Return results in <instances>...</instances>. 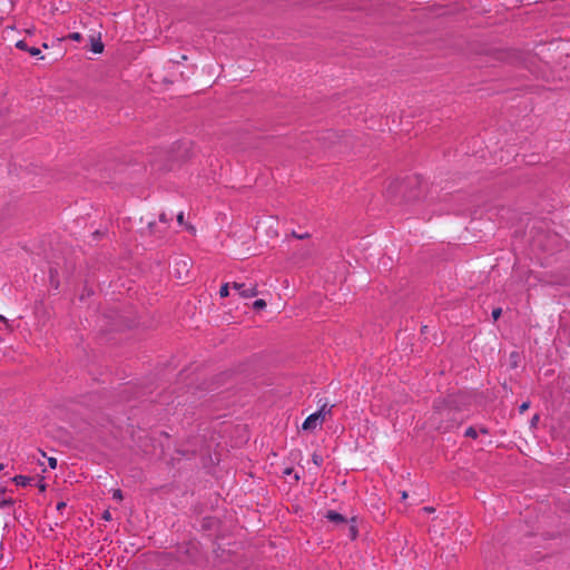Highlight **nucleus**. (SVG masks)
Masks as SVG:
<instances>
[{"mask_svg":"<svg viewBox=\"0 0 570 570\" xmlns=\"http://www.w3.org/2000/svg\"><path fill=\"white\" fill-rule=\"evenodd\" d=\"M66 505H67V504H66L65 502H58V504H57V510H62V509H65V508H66Z\"/></svg>","mask_w":570,"mask_h":570,"instance_id":"19","label":"nucleus"},{"mask_svg":"<svg viewBox=\"0 0 570 570\" xmlns=\"http://www.w3.org/2000/svg\"><path fill=\"white\" fill-rule=\"evenodd\" d=\"M464 435L468 438L475 439L478 436V432L474 428L470 426L465 430Z\"/></svg>","mask_w":570,"mask_h":570,"instance_id":"9","label":"nucleus"},{"mask_svg":"<svg viewBox=\"0 0 570 570\" xmlns=\"http://www.w3.org/2000/svg\"><path fill=\"white\" fill-rule=\"evenodd\" d=\"M313 462L316 464V465H321L322 462H323V459L321 455H317V454H314L313 455Z\"/></svg>","mask_w":570,"mask_h":570,"instance_id":"16","label":"nucleus"},{"mask_svg":"<svg viewBox=\"0 0 570 570\" xmlns=\"http://www.w3.org/2000/svg\"><path fill=\"white\" fill-rule=\"evenodd\" d=\"M49 465H50L51 469H56V466H57V459L50 458L49 459Z\"/></svg>","mask_w":570,"mask_h":570,"instance_id":"17","label":"nucleus"},{"mask_svg":"<svg viewBox=\"0 0 570 570\" xmlns=\"http://www.w3.org/2000/svg\"><path fill=\"white\" fill-rule=\"evenodd\" d=\"M104 519H106V520H109V519H110V513H109L108 511H106V512L104 513Z\"/></svg>","mask_w":570,"mask_h":570,"instance_id":"25","label":"nucleus"},{"mask_svg":"<svg viewBox=\"0 0 570 570\" xmlns=\"http://www.w3.org/2000/svg\"><path fill=\"white\" fill-rule=\"evenodd\" d=\"M501 313H502V309H501V308H494V309L492 311V317H493V320H495V321H497V320L501 316Z\"/></svg>","mask_w":570,"mask_h":570,"instance_id":"13","label":"nucleus"},{"mask_svg":"<svg viewBox=\"0 0 570 570\" xmlns=\"http://www.w3.org/2000/svg\"><path fill=\"white\" fill-rule=\"evenodd\" d=\"M530 406V403L529 402H523L520 406H519V411L520 413H523L525 412Z\"/></svg>","mask_w":570,"mask_h":570,"instance_id":"15","label":"nucleus"},{"mask_svg":"<svg viewBox=\"0 0 570 570\" xmlns=\"http://www.w3.org/2000/svg\"><path fill=\"white\" fill-rule=\"evenodd\" d=\"M1 469H3V465H2V464H0V470H1Z\"/></svg>","mask_w":570,"mask_h":570,"instance_id":"29","label":"nucleus"},{"mask_svg":"<svg viewBox=\"0 0 570 570\" xmlns=\"http://www.w3.org/2000/svg\"><path fill=\"white\" fill-rule=\"evenodd\" d=\"M220 297H227L229 295V284L225 283L220 286L219 289Z\"/></svg>","mask_w":570,"mask_h":570,"instance_id":"7","label":"nucleus"},{"mask_svg":"<svg viewBox=\"0 0 570 570\" xmlns=\"http://www.w3.org/2000/svg\"><path fill=\"white\" fill-rule=\"evenodd\" d=\"M452 414H453V411L449 407H444L442 410L434 412V414H433L434 424H436L438 416H443V415L451 416Z\"/></svg>","mask_w":570,"mask_h":570,"instance_id":"5","label":"nucleus"},{"mask_svg":"<svg viewBox=\"0 0 570 570\" xmlns=\"http://www.w3.org/2000/svg\"><path fill=\"white\" fill-rule=\"evenodd\" d=\"M293 235H294L295 237L299 238V239H303V238H305V237L307 236L306 234H304V235H297V234H295V233H293Z\"/></svg>","mask_w":570,"mask_h":570,"instance_id":"23","label":"nucleus"},{"mask_svg":"<svg viewBox=\"0 0 570 570\" xmlns=\"http://www.w3.org/2000/svg\"><path fill=\"white\" fill-rule=\"evenodd\" d=\"M16 48L19 49V50H22V51H28L29 50V46L27 45V42L24 40H19L16 42Z\"/></svg>","mask_w":570,"mask_h":570,"instance_id":"10","label":"nucleus"},{"mask_svg":"<svg viewBox=\"0 0 570 570\" xmlns=\"http://www.w3.org/2000/svg\"><path fill=\"white\" fill-rule=\"evenodd\" d=\"M539 420V416L538 415H534L531 420V424L534 425L537 423V421Z\"/></svg>","mask_w":570,"mask_h":570,"instance_id":"22","label":"nucleus"},{"mask_svg":"<svg viewBox=\"0 0 570 570\" xmlns=\"http://www.w3.org/2000/svg\"><path fill=\"white\" fill-rule=\"evenodd\" d=\"M91 51L94 53H101L104 51V43L98 39H91Z\"/></svg>","mask_w":570,"mask_h":570,"instance_id":"4","label":"nucleus"},{"mask_svg":"<svg viewBox=\"0 0 570 570\" xmlns=\"http://www.w3.org/2000/svg\"><path fill=\"white\" fill-rule=\"evenodd\" d=\"M266 307V302L264 299H256L254 303H253V308L258 311V309H263Z\"/></svg>","mask_w":570,"mask_h":570,"instance_id":"8","label":"nucleus"},{"mask_svg":"<svg viewBox=\"0 0 570 570\" xmlns=\"http://www.w3.org/2000/svg\"><path fill=\"white\" fill-rule=\"evenodd\" d=\"M333 405L324 404L318 411L308 415L303 422V430H315L318 425H321L325 415L331 414Z\"/></svg>","mask_w":570,"mask_h":570,"instance_id":"1","label":"nucleus"},{"mask_svg":"<svg viewBox=\"0 0 570 570\" xmlns=\"http://www.w3.org/2000/svg\"><path fill=\"white\" fill-rule=\"evenodd\" d=\"M180 264L184 266V268H186L188 265L187 261H185V259H181L179 263H177V265H180Z\"/></svg>","mask_w":570,"mask_h":570,"instance_id":"21","label":"nucleus"},{"mask_svg":"<svg viewBox=\"0 0 570 570\" xmlns=\"http://www.w3.org/2000/svg\"><path fill=\"white\" fill-rule=\"evenodd\" d=\"M14 482L17 485L26 487L29 482V478L23 476V475H18L14 478Z\"/></svg>","mask_w":570,"mask_h":570,"instance_id":"6","label":"nucleus"},{"mask_svg":"<svg viewBox=\"0 0 570 570\" xmlns=\"http://www.w3.org/2000/svg\"><path fill=\"white\" fill-rule=\"evenodd\" d=\"M452 426H453V423L445 424V425L439 424V425H436V429L440 430V431H446V430H449Z\"/></svg>","mask_w":570,"mask_h":570,"instance_id":"14","label":"nucleus"},{"mask_svg":"<svg viewBox=\"0 0 570 570\" xmlns=\"http://www.w3.org/2000/svg\"><path fill=\"white\" fill-rule=\"evenodd\" d=\"M326 518H327L330 521H333V522H336V523H337V522H344V521H345V518H344L341 513H338V512H336V511H333V510L327 511V513H326Z\"/></svg>","mask_w":570,"mask_h":570,"instance_id":"3","label":"nucleus"},{"mask_svg":"<svg viewBox=\"0 0 570 570\" xmlns=\"http://www.w3.org/2000/svg\"><path fill=\"white\" fill-rule=\"evenodd\" d=\"M232 288L243 298H252L258 294L257 285L255 283H239L234 282Z\"/></svg>","mask_w":570,"mask_h":570,"instance_id":"2","label":"nucleus"},{"mask_svg":"<svg viewBox=\"0 0 570 570\" xmlns=\"http://www.w3.org/2000/svg\"><path fill=\"white\" fill-rule=\"evenodd\" d=\"M423 510H424V511H426V512H429V513L434 511V509H433V508H431V507H425Z\"/></svg>","mask_w":570,"mask_h":570,"instance_id":"24","label":"nucleus"},{"mask_svg":"<svg viewBox=\"0 0 570 570\" xmlns=\"http://www.w3.org/2000/svg\"><path fill=\"white\" fill-rule=\"evenodd\" d=\"M407 498V492L406 491H403L402 492V499L405 500Z\"/></svg>","mask_w":570,"mask_h":570,"instance_id":"26","label":"nucleus"},{"mask_svg":"<svg viewBox=\"0 0 570 570\" xmlns=\"http://www.w3.org/2000/svg\"><path fill=\"white\" fill-rule=\"evenodd\" d=\"M0 320H4V317L0 315Z\"/></svg>","mask_w":570,"mask_h":570,"instance_id":"28","label":"nucleus"},{"mask_svg":"<svg viewBox=\"0 0 570 570\" xmlns=\"http://www.w3.org/2000/svg\"><path fill=\"white\" fill-rule=\"evenodd\" d=\"M68 37L73 41H80L82 39V36L79 32H72Z\"/></svg>","mask_w":570,"mask_h":570,"instance_id":"11","label":"nucleus"},{"mask_svg":"<svg viewBox=\"0 0 570 570\" xmlns=\"http://www.w3.org/2000/svg\"><path fill=\"white\" fill-rule=\"evenodd\" d=\"M114 498L121 499V491H120V490H117V491L114 493Z\"/></svg>","mask_w":570,"mask_h":570,"instance_id":"20","label":"nucleus"},{"mask_svg":"<svg viewBox=\"0 0 570 570\" xmlns=\"http://www.w3.org/2000/svg\"><path fill=\"white\" fill-rule=\"evenodd\" d=\"M159 218H160L161 222H166L167 220L165 214H161Z\"/></svg>","mask_w":570,"mask_h":570,"instance_id":"27","label":"nucleus"},{"mask_svg":"<svg viewBox=\"0 0 570 570\" xmlns=\"http://www.w3.org/2000/svg\"><path fill=\"white\" fill-rule=\"evenodd\" d=\"M177 220H178V223H179L180 225L184 223V213H183V212L178 213V215H177Z\"/></svg>","mask_w":570,"mask_h":570,"instance_id":"18","label":"nucleus"},{"mask_svg":"<svg viewBox=\"0 0 570 570\" xmlns=\"http://www.w3.org/2000/svg\"><path fill=\"white\" fill-rule=\"evenodd\" d=\"M29 52L31 56H39L40 55V49L39 48H36V47H29V50L27 51Z\"/></svg>","mask_w":570,"mask_h":570,"instance_id":"12","label":"nucleus"}]
</instances>
